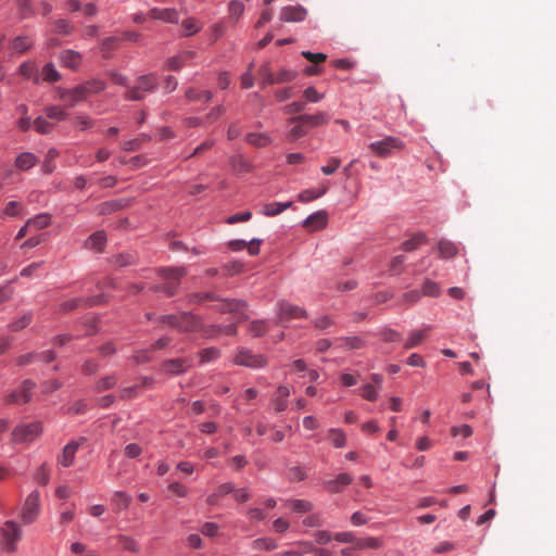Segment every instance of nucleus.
I'll use <instances>...</instances> for the list:
<instances>
[{
	"label": "nucleus",
	"instance_id": "obj_6",
	"mask_svg": "<svg viewBox=\"0 0 556 556\" xmlns=\"http://www.w3.org/2000/svg\"><path fill=\"white\" fill-rule=\"evenodd\" d=\"M233 363L238 366L257 369L267 365V358L264 355L256 354L249 349L240 348L233 357Z\"/></svg>",
	"mask_w": 556,
	"mask_h": 556
},
{
	"label": "nucleus",
	"instance_id": "obj_21",
	"mask_svg": "<svg viewBox=\"0 0 556 556\" xmlns=\"http://www.w3.org/2000/svg\"><path fill=\"white\" fill-rule=\"evenodd\" d=\"M60 61L63 66L76 70L81 64V54L78 51L68 49L61 54Z\"/></svg>",
	"mask_w": 556,
	"mask_h": 556
},
{
	"label": "nucleus",
	"instance_id": "obj_47",
	"mask_svg": "<svg viewBox=\"0 0 556 556\" xmlns=\"http://www.w3.org/2000/svg\"><path fill=\"white\" fill-rule=\"evenodd\" d=\"M206 300L219 301L220 298L212 292H197V293H192L188 296V303H190V304H200Z\"/></svg>",
	"mask_w": 556,
	"mask_h": 556
},
{
	"label": "nucleus",
	"instance_id": "obj_34",
	"mask_svg": "<svg viewBox=\"0 0 556 556\" xmlns=\"http://www.w3.org/2000/svg\"><path fill=\"white\" fill-rule=\"evenodd\" d=\"M112 503L117 510H125L131 503V496L123 491H115L112 495Z\"/></svg>",
	"mask_w": 556,
	"mask_h": 556
},
{
	"label": "nucleus",
	"instance_id": "obj_4",
	"mask_svg": "<svg viewBox=\"0 0 556 556\" xmlns=\"http://www.w3.org/2000/svg\"><path fill=\"white\" fill-rule=\"evenodd\" d=\"M43 427L40 421L17 425L12 431L14 443H31L42 434Z\"/></svg>",
	"mask_w": 556,
	"mask_h": 556
},
{
	"label": "nucleus",
	"instance_id": "obj_30",
	"mask_svg": "<svg viewBox=\"0 0 556 556\" xmlns=\"http://www.w3.org/2000/svg\"><path fill=\"white\" fill-rule=\"evenodd\" d=\"M428 238L424 232H417L412 238L405 240L402 244V249L406 252H412L418 249L421 244L427 243Z\"/></svg>",
	"mask_w": 556,
	"mask_h": 556
},
{
	"label": "nucleus",
	"instance_id": "obj_51",
	"mask_svg": "<svg viewBox=\"0 0 556 556\" xmlns=\"http://www.w3.org/2000/svg\"><path fill=\"white\" fill-rule=\"evenodd\" d=\"M85 300L81 298H72L70 300L63 301L59 304L58 312L60 313H68L77 308Z\"/></svg>",
	"mask_w": 556,
	"mask_h": 556
},
{
	"label": "nucleus",
	"instance_id": "obj_10",
	"mask_svg": "<svg viewBox=\"0 0 556 556\" xmlns=\"http://www.w3.org/2000/svg\"><path fill=\"white\" fill-rule=\"evenodd\" d=\"M203 321L198 315L189 312H181L179 318L178 330L181 332H203Z\"/></svg>",
	"mask_w": 556,
	"mask_h": 556
},
{
	"label": "nucleus",
	"instance_id": "obj_17",
	"mask_svg": "<svg viewBox=\"0 0 556 556\" xmlns=\"http://www.w3.org/2000/svg\"><path fill=\"white\" fill-rule=\"evenodd\" d=\"M149 16L166 23L177 24L179 21L178 11L174 8L159 9L153 8L149 11Z\"/></svg>",
	"mask_w": 556,
	"mask_h": 556
},
{
	"label": "nucleus",
	"instance_id": "obj_43",
	"mask_svg": "<svg viewBox=\"0 0 556 556\" xmlns=\"http://www.w3.org/2000/svg\"><path fill=\"white\" fill-rule=\"evenodd\" d=\"M382 546V541L378 538L368 536L364 539H358L355 541L356 549H369V548H379Z\"/></svg>",
	"mask_w": 556,
	"mask_h": 556
},
{
	"label": "nucleus",
	"instance_id": "obj_36",
	"mask_svg": "<svg viewBox=\"0 0 556 556\" xmlns=\"http://www.w3.org/2000/svg\"><path fill=\"white\" fill-rule=\"evenodd\" d=\"M438 248L440 256L443 258H451L458 253V247L450 240H441Z\"/></svg>",
	"mask_w": 556,
	"mask_h": 556
},
{
	"label": "nucleus",
	"instance_id": "obj_41",
	"mask_svg": "<svg viewBox=\"0 0 556 556\" xmlns=\"http://www.w3.org/2000/svg\"><path fill=\"white\" fill-rule=\"evenodd\" d=\"M51 224V215L49 213H40L33 218L27 220V225L35 229H43L50 226Z\"/></svg>",
	"mask_w": 556,
	"mask_h": 556
},
{
	"label": "nucleus",
	"instance_id": "obj_45",
	"mask_svg": "<svg viewBox=\"0 0 556 556\" xmlns=\"http://www.w3.org/2000/svg\"><path fill=\"white\" fill-rule=\"evenodd\" d=\"M75 27L71 24L68 20L59 18L53 22V33L59 35H72L74 33Z\"/></svg>",
	"mask_w": 556,
	"mask_h": 556
},
{
	"label": "nucleus",
	"instance_id": "obj_40",
	"mask_svg": "<svg viewBox=\"0 0 556 556\" xmlns=\"http://www.w3.org/2000/svg\"><path fill=\"white\" fill-rule=\"evenodd\" d=\"M251 546L255 551H273L278 547V544L274 539L258 538L251 543Z\"/></svg>",
	"mask_w": 556,
	"mask_h": 556
},
{
	"label": "nucleus",
	"instance_id": "obj_1",
	"mask_svg": "<svg viewBox=\"0 0 556 556\" xmlns=\"http://www.w3.org/2000/svg\"><path fill=\"white\" fill-rule=\"evenodd\" d=\"M188 270L184 266L178 267H161L157 269L159 276L164 282L153 286L154 292H162L166 296H174L180 287L181 279L187 275Z\"/></svg>",
	"mask_w": 556,
	"mask_h": 556
},
{
	"label": "nucleus",
	"instance_id": "obj_11",
	"mask_svg": "<svg viewBox=\"0 0 556 556\" xmlns=\"http://www.w3.org/2000/svg\"><path fill=\"white\" fill-rule=\"evenodd\" d=\"M352 481L353 477L350 473L341 472L334 479L324 481L323 486L327 492L337 494L342 492Z\"/></svg>",
	"mask_w": 556,
	"mask_h": 556
},
{
	"label": "nucleus",
	"instance_id": "obj_57",
	"mask_svg": "<svg viewBox=\"0 0 556 556\" xmlns=\"http://www.w3.org/2000/svg\"><path fill=\"white\" fill-rule=\"evenodd\" d=\"M361 390V395L367 401L375 402L379 397L380 390L370 383L364 384Z\"/></svg>",
	"mask_w": 556,
	"mask_h": 556
},
{
	"label": "nucleus",
	"instance_id": "obj_64",
	"mask_svg": "<svg viewBox=\"0 0 556 556\" xmlns=\"http://www.w3.org/2000/svg\"><path fill=\"white\" fill-rule=\"evenodd\" d=\"M314 538L316 543L320 545H326L330 543V541L333 539V535L328 530H318L314 533Z\"/></svg>",
	"mask_w": 556,
	"mask_h": 556
},
{
	"label": "nucleus",
	"instance_id": "obj_23",
	"mask_svg": "<svg viewBox=\"0 0 556 556\" xmlns=\"http://www.w3.org/2000/svg\"><path fill=\"white\" fill-rule=\"evenodd\" d=\"M37 156L31 152L20 153L15 159V166L21 170H28L37 163Z\"/></svg>",
	"mask_w": 556,
	"mask_h": 556
},
{
	"label": "nucleus",
	"instance_id": "obj_59",
	"mask_svg": "<svg viewBox=\"0 0 556 556\" xmlns=\"http://www.w3.org/2000/svg\"><path fill=\"white\" fill-rule=\"evenodd\" d=\"M21 18H28L34 15L31 8L33 0H16Z\"/></svg>",
	"mask_w": 556,
	"mask_h": 556
},
{
	"label": "nucleus",
	"instance_id": "obj_15",
	"mask_svg": "<svg viewBox=\"0 0 556 556\" xmlns=\"http://www.w3.org/2000/svg\"><path fill=\"white\" fill-rule=\"evenodd\" d=\"M306 15L307 11L302 5H288L280 11V20L287 23L302 22Z\"/></svg>",
	"mask_w": 556,
	"mask_h": 556
},
{
	"label": "nucleus",
	"instance_id": "obj_50",
	"mask_svg": "<svg viewBox=\"0 0 556 556\" xmlns=\"http://www.w3.org/2000/svg\"><path fill=\"white\" fill-rule=\"evenodd\" d=\"M298 77V72L289 68H281L275 74V84H283L293 81Z\"/></svg>",
	"mask_w": 556,
	"mask_h": 556
},
{
	"label": "nucleus",
	"instance_id": "obj_5",
	"mask_svg": "<svg viewBox=\"0 0 556 556\" xmlns=\"http://www.w3.org/2000/svg\"><path fill=\"white\" fill-rule=\"evenodd\" d=\"M40 493L34 490L27 495L21 510L20 518L23 525H31L37 520L40 514Z\"/></svg>",
	"mask_w": 556,
	"mask_h": 556
},
{
	"label": "nucleus",
	"instance_id": "obj_39",
	"mask_svg": "<svg viewBox=\"0 0 556 556\" xmlns=\"http://www.w3.org/2000/svg\"><path fill=\"white\" fill-rule=\"evenodd\" d=\"M84 88H86V94L89 98L93 93H99L103 91L106 87V84L99 78H92L81 84Z\"/></svg>",
	"mask_w": 556,
	"mask_h": 556
},
{
	"label": "nucleus",
	"instance_id": "obj_24",
	"mask_svg": "<svg viewBox=\"0 0 556 556\" xmlns=\"http://www.w3.org/2000/svg\"><path fill=\"white\" fill-rule=\"evenodd\" d=\"M289 123L294 124L288 130L287 137L289 140L294 141V140H298L308 134V127L306 126L305 123H303L301 121H292V118H290Z\"/></svg>",
	"mask_w": 556,
	"mask_h": 556
},
{
	"label": "nucleus",
	"instance_id": "obj_55",
	"mask_svg": "<svg viewBox=\"0 0 556 556\" xmlns=\"http://www.w3.org/2000/svg\"><path fill=\"white\" fill-rule=\"evenodd\" d=\"M45 112L49 118H53V119H58V121H64L68 116L67 112L58 105L48 106V108H46Z\"/></svg>",
	"mask_w": 556,
	"mask_h": 556
},
{
	"label": "nucleus",
	"instance_id": "obj_58",
	"mask_svg": "<svg viewBox=\"0 0 556 556\" xmlns=\"http://www.w3.org/2000/svg\"><path fill=\"white\" fill-rule=\"evenodd\" d=\"M220 351L217 348H206L200 351L201 363H208L219 357Z\"/></svg>",
	"mask_w": 556,
	"mask_h": 556
},
{
	"label": "nucleus",
	"instance_id": "obj_52",
	"mask_svg": "<svg viewBox=\"0 0 556 556\" xmlns=\"http://www.w3.org/2000/svg\"><path fill=\"white\" fill-rule=\"evenodd\" d=\"M288 504L298 513H309L313 509V503L306 500H290Z\"/></svg>",
	"mask_w": 556,
	"mask_h": 556
},
{
	"label": "nucleus",
	"instance_id": "obj_48",
	"mask_svg": "<svg viewBox=\"0 0 556 556\" xmlns=\"http://www.w3.org/2000/svg\"><path fill=\"white\" fill-rule=\"evenodd\" d=\"M231 166L237 173H248L252 169L250 162L242 155H237L231 159Z\"/></svg>",
	"mask_w": 556,
	"mask_h": 556
},
{
	"label": "nucleus",
	"instance_id": "obj_14",
	"mask_svg": "<svg viewBox=\"0 0 556 556\" xmlns=\"http://www.w3.org/2000/svg\"><path fill=\"white\" fill-rule=\"evenodd\" d=\"M222 305L217 307V311L220 313H240L239 320L248 319V315L241 313V309L248 307V303L243 300L238 299H220Z\"/></svg>",
	"mask_w": 556,
	"mask_h": 556
},
{
	"label": "nucleus",
	"instance_id": "obj_20",
	"mask_svg": "<svg viewBox=\"0 0 556 556\" xmlns=\"http://www.w3.org/2000/svg\"><path fill=\"white\" fill-rule=\"evenodd\" d=\"M292 206H293L292 201L271 202V203L264 204L263 208L261 210L260 213L267 217H274V216L281 214L282 212H285L286 210H288Z\"/></svg>",
	"mask_w": 556,
	"mask_h": 556
},
{
	"label": "nucleus",
	"instance_id": "obj_63",
	"mask_svg": "<svg viewBox=\"0 0 556 556\" xmlns=\"http://www.w3.org/2000/svg\"><path fill=\"white\" fill-rule=\"evenodd\" d=\"M313 325L320 330H326L327 328L334 325V320L329 315H324L313 319Z\"/></svg>",
	"mask_w": 556,
	"mask_h": 556
},
{
	"label": "nucleus",
	"instance_id": "obj_49",
	"mask_svg": "<svg viewBox=\"0 0 556 556\" xmlns=\"http://www.w3.org/2000/svg\"><path fill=\"white\" fill-rule=\"evenodd\" d=\"M244 3L240 0H232L228 4V14L232 20H239L244 13Z\"/></svg>",
	"mask_w": 556,
	"mask_h": 556
},
{
	"label": "nucleus",
	"instance_id": "obj_19",
	"mask_svg": "<svg viewBox=\"0 0 556 556\" xmlns=\"http://www.w3.org/2000/svg\"><path fill=\"white\" fill-rule=\"evenodd\" d=\"M328 222V214L326 211H317L303 220V226L311 228L312 230H318L324 228Z\"/></svg>",
	"mask_w": 556,
	"mask_h": 556
},
{
	"label": "nucleus",
	"instance_id": "obj_54",
	"mask_svg": "<svg viewBox=\"0 0 556 556\" xmlns=\"http://www.w3.org/2000/svg\"><path fill=\"white\" fill-rule=\"evenodd\" d=\"M329 434L332 437V444L337 448L344 447L346 444V435L341 429L331 428Z\"/></svg>",
	"mask_w": 556,
	"mask_h": 556
},
{
	"label": "nucleus",
	"instance_id": "obj_26",
	"mask_svg": "<svg viewBox=\"0 0 556 556\" xmlns=\"http://www.w3.org/2000/svg\"><path fill=\"white\" fill-rule=\"evenodd\" d=\"M34 42L28 36H17L14 38L9 48L16 53H24L33 47Z\"/></svg>",
	"mask_w": 556,
	"mask_h": 556
},
{
	"label": "nucleus",
	"instance_id": "obj_16",
	"mask_svg": "<svg viewBox=\"0 0 556 556\" xmlns=\"http://www.w3.org/2000/svg\"><path fill=\"white\" fill-rule=\"evenodd\" d=\"M292 121H301L309 127H319L327 125L330 122V115L326 112H317L315 114H302L292 117Z\"/></svg>",
	"mask_w": 556,
	"mask_h": 556
},
{
	"label": "nucleus",
	"instance_id": "obj_62",
	"mask_svg": "<svg viewBox=\"0 0 556 556\" xmlns=\"http://www.w3.org/2000/svg\"><path fill=\"white\" fill-rule=\"evenodd\" d=\"M34 479L41 485H46L49 482V470L46 464H42L35 472Z\"/></svg>",
	"mask_w": 556,
	"mask_h": 556
},
{
	"label": "nucleus",
	"instance_id": "obj_12",
	"mask_svg": "<svg viewBox=\"0 0 556 556\" xmlns=\"http://www.w3.org/2000/svg\"><path fill=\"white\" fill-rule=\"evenodd\" d=\"M60 99L67 101L70 106L88 99L86 88L80 85L71 89H59Z\"/></svg>",
	"mask_w": 556,
	"mask_h": 556
},
{
	"label": "nucleus",
	"instance_id": "obj_31",
	"mask_svg": "<svg viewBox=\"0 0 556 556\" xmlns=\"http://www.w3.org/2000/svg\"><path fill=\"white\" fill-rule=\"evenodd\" d=\"M106 242V235L104 231H96L86 240V248L100 251Z\"/></svg>",
	"mask_w": 556,
	"mask_h": 556
},
{
	"label": "nucleus",
	"instance_id": "obj_13",
	"mask_svg": "<svg viewBox=\"0 0 556 556\" xmlns=\"http://www.w3.org/2000/svg\"><path fill=\"white\" fill-rule=\"evenodd\" d=\"M237 324L231 323L228 325H211L203 327V336L207 339L218 338L220 336H236L237 334Z\"/></svg>",
	"mask_w": 556,
	"mask_h": 556
},
{
	"label": "nucleus",
	"instance_id": "obj_56",
	"mask_svg": "<svg viewBox=\"0 0 556 556\" xmlns=\"http://www.w3.org/2000/svg\"><path fill=\"white\" fill-rule=\"evenodd\" d=\"M303 97L307 102L318 103L325 98V94L319 92L315 87L309 86L303 90Z\"/></svg>",
	"mask_w": 556,
	"mask_h": 556
},
{
	"label": "nucleus",
	"instance_id": "obj_2",
	"mask_svg": "<svg viewBox=\"0 0 556 556\" xmlns=\"http://www.w3.org/2000/svg\"><path fill=\"white\" fill-rule=\"evenodd\" d=\"M157 84L154 74L142 75L137 79L135 86L127 90L124 98L129 101H140L146 98L147 93L154 91Z\"/></svg>",
	"mask_w": 556,
	"mask_h": 556
},
{
	"label": "nucleus",
	"instance_id": "obj_28",
	"mask_svg": "<svg viewBox=\"0 0 556 556\" xmlns=\"http://www.w3.org/2000/svg\"><path fill=\"white\" fill-rule=\"evenodd\" d=\"M339 341L341 342L340 348L346 350H359L366 344L365 339L359 336L341 337Z\"/></svg>",
	"mask_w": 556,
	"mask_h": 556
},
{
	"label": "nucleus",
	"instance_id": "obj_33",
	"mask_svg": "<svg viewBox=\"0 0 556 556\" xmlns=\"http://www.w3.org/2000/svg\"><path fill=\"white\" fill-rule=\"evenodd\" d=\"M257 73L261 78L260 84L262 87L267 85H275V74L271 72L270 64L268 62L263 63L258 67Z\"/></svg>",
	"mask_w": 556,
	"mask_h": 556
},
{
	"label": "nucleus",
	"instance_id": "obj_18",
	"mask_svg": "<svg viewBox=\"0 0 556 556\" xmlns=\"http://www.w3.org/2000/svg\"><path fill=\"white\" fill-rule=\"evenodd\" d=\"M79 448V443L76 441H71L67 443L61 455L58 457V464L62 467H70L74 464L76 452Z\"/></svg>",
	"mask_w": 556,
	"mask_h": 556
},
{
	"label": "nucleus",
	"instance_id": "obj_53",
	"mask_svg": "<svg viewBox=\"0 0 556 556\" xmlns=\"http://www.w3.org/2000/svg\"><path fill=\"white\" fill-rule=\"evenodd\" d=\"M181 27L186 36L197 34L201 29L200 23L193 17H188L184 20L181 23Z\"/></svg>",
	"mask_w": 556,
	"mask_h": 556
},
{
	"label": "nucleus",
	"instance_id": "obj_3",
	"mask_svg": "<svg viewBox=\"0 0 556 556\" xmlns=\"http://www.w3.org/2000/svg\"><path fill=\"white\" fill-rule=\"evenodd\" d=\"M405 148L402 139L394 136H387L381 140L372 141L369 143V149L372 153L381 159L391 156L394 152Z\"/></svg>",
	"mask_w": 556,
	"mask_h": 556
},
{
	"label": "nucleus",
	"instance_id": "obj_60",
	"mask_svg": "<svg viewBox=\"0 0 556 556\" xmlns=\"http://www.w3.org/2000/svg\"><path fill=\"white\" fill-rule=\"evenodd\" d=\"M249 330L253 337H261L267 331L265 320H253L250 324Z\"/></svg>",
	"mask_w": 556,
	"mask_h": 556
},
{
	"label": "nucleus",
	"instance_id": "obj_9",
	"mask_svg": "<svg viewBox=\"0 0 556 556\" xmlns=\"http://www.w3.org/2000/svg\"><path fill=\"white\" fill-rule=\"evenodd\" d=\"M307 316L308 314L304 307L293 305L287 301H279L277 304V317L280 323L307 318Z\"/></svg>",
	"mask_w": 556,
	"mask_h": 556
},
{
	"label": "nucleus",
	"instance_id": "obj_32",
	"mask_svg": "<svg viewBox=\"0 0 556 556\" xmlns=\"http://www.w3.org/2000/svg\"><path fill=\"white\" fill-rule=\"evenodd\" d=\"M31 321H33V313L27 312V313L23 314L22 316L14 318L8 325V328L11 331L17 332V331H21V330L25 329L26 327H28L31 324Z\"/></svg>",
	"mask_w": 556,
	"mask_h": 556
},
{
	"label": "nucleus",
	"instance_id": "obj_35",
	"mask_svg": "<svg viewBox=\"0 0 556 556\" xmlns=\"http://www.w3.org/2000/svg\"><path fill=\"white\" fill-rule=\"evenodd\" d=\"M121 39L115 36L103 38L100 41V49L103 52L105 59L111 58L110 52L119 47Z\"/></svg>",
	"mask_w": 556,
	"mask_h": 556
},
{
	"label": "nucleus",
	"instance_id": "obj_25",
	"mask_svg": "<svg viewBox=\"0 0 556 556\" xmlns=\"http://www.w3.org/2000/svg\"><path fill=\"white\" fill-rule=\"evenodd\" d=\"M245 140L248 143L256 148H264L273 142L271 137L265 132H249Z\"/></svg>",
	"mask_w": 556,
	"mask_h": 556
},
{
	"label": "nucleus",
	"instance_id": "obj_22",
	"mask_svg": "<svg viewBox=\"0 0 556 556\" xmlns=\"http://www.w3.org/2000/svg\"><path fill=\"white\" fill-rule=\"evenodd\" d=\"M431 328V326H426L424 329L412 330L404 343V348L408 350L419 345Z\"/></svg>",
	"mask_w": 556,
	"mask_h": 556
},
{
	"label": "nucleus",
	"instance_id": "obj_46",
	"mask_svg": "<svg viewBox=\"0 0 556 556\" xmlns=\"http://www.w3.org/2000/svg\"><path fill=\"white\" fill-rule=\"evenodd\" d=\"M116 383L117 377L115 375L105 376L97 381L94 390L97 392H103L113 389L116 386Z\"/></svg>",
	"mask_w": 556,
	"mask_h": 556
},
{
	"label": "nucleus",
	"instance_id": "obj_61",
	"mask_svg": "<svg viewBox=\"0 0 556 556\" xmlns=\"http://www.w3.org/2000/svg\"><path fill=\"white\" fill-rule=\"evenodd\" d=\"M35 129L42 135H47L52 130V125L42 116H39L34 122Z\"/></svg>",
	"mask_w": 556,
	"mask_h": 556
},
{
	"label": "nucleus",
	"instance_id": "obj_8",
	"mask_svg": "<svg viewBox=\"0 0 556 556\" xmlns=\"http://www.w3.org/2000/svg\"><path fill=\"white\" fill-rule=\"evenodd\" d=\"M36 388L35 381L25 379L21 382L20 387L12 391L5 399L4 403L10 404H26L33 399V391Z\"/></svg>",
	"mask_w": 556,
	"mask_h": 556
},
{
	"label": "nucleus",
	"instance_id": "obj_37",
	"mask_svg": "<svg viewBox=\"0 0 556 556\" xmlns=\"http://www.w3.org/2000/svg\"><path fill=\"white\" fill-rule=\"evenodd\" d=\"M39 77L40 80L55 83L61 79V74L58 72L53 63H48L43 66Z\"/></svg>",
	"mask_w": 556,
	"mask_h": 556
},
{
	"label": "nucleus",
	"instance_id": "obj_7",
	"mask_svg": "<svg viewBox=\"0 0 556 556\" xmlns=\"http://www.w3.org/2000/svg\"><path fill=\"white\" fill-rule=\"evenodd\" d=\"M4 548L12 553L17 549V543L22 540L23 531L20 525L13 520H8L1 527Z\"/></svg>",
	"mask_w": 556,
	"mask_h": 556
},
{
	"label": "nucleus",
	"instance_id": "obj_38",
	"mask_svg": "<svg viewBox=\"0 0 556 556\" xmlns=\"http://www.w3.org/2000/svg\"><path fill=\"white\" fill-rule=\"evenodd\" d=\"M59 156V151L55 148H51L47 151L45 161L41 165V170L45 174H51L55 169V159Z\"/></svg>",
	"mask_w": 556,
	"mask_h": 556
},
{
	"label": "nucleus",
	"instance_id": "obj_27",
	"mask_svg": "<svg viewBox=\"0 0 556 556\" xmlns=\"http://www.w3.org/2000/svg\"><path fill=\"white\" fill-rule=\"evenodd\" d=\"M163 368L168 374L179 375L187 370L188 364L182 358L168 359L163 364Z\"/></svg>",
	"mask_w": 556,
	"mask_h": 556
},
{
	"label": "nucleus",
	"instance_id": "obj_44",
	"mask_svg": "<svg viewBox=\"0 0 556 556\" xmlns=\"http://www.w3.org/2000/svg\"><path fill=\"white\" fill-rule=\"evenodd\" d=\"M420 292L421 295L425 296L439 298L441 294V288L438 282L431 279H426L422 283V290Z\"/></svg>",
	"mask_w": 556,
	"mask_h": 556
},
{
	"label": "nucleus",
	"instance_id": "obj_29",
	"mask_svg": "<svg viewBox=\"0 0 556 556\" xmlns=\"http://www.w3.org/2000/svg\"><path fill=\"white\" fill-rule=\"evenodd\" d=\"M327 190V186H321L317 189H305L298 194V200L302 203H307L323 197Z\"/></svg>",
	"mask_w": 556,
	"mask_h": 556
},
{
	"label": "nucleus",
	"instance_id": "obj_42",
	"mask_svg": "<svg viewBox=\"0 0 556 556\" xmlns=\"http://www.w3.org/2000/svg\"><path fill=\"white\" fill-rule=\"evenodd\" d=\"M18 73L25 78H34L36 84L40 81L39 74L36 71V65L33 62L22 63L18 67Z\"/></svg>",
	"mask_w": 556,
	"mask_h": 556
}]
</instances>
